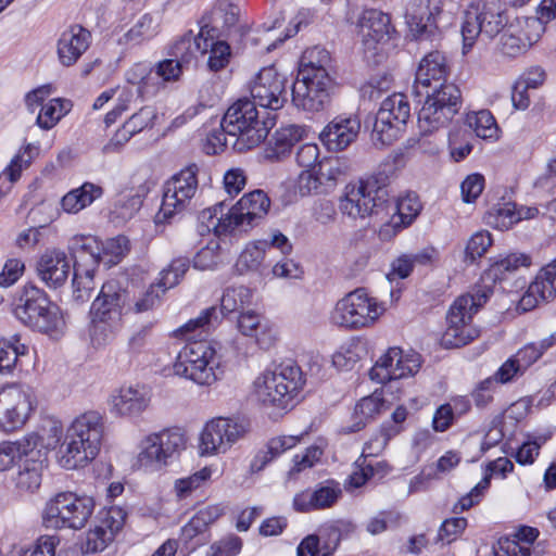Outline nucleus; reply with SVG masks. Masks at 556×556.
Returning a JSON list of instances; mask_svg holds the SVG:
<instances>
[{"mask_svg":"<svg viewBox=\"0 0 556 556\" xmlns=\"http://www.w3.org/2000/svg\"><path fill=\"white\" fill-rule=\"evenodd\" d=\"M70 108L71 102L68 100L51 99L41 106L36 119L37 125L46 130L51 129L70 111Z\"/></svg>","mask_w":556,"mask_h":556,"instance_id":"6e6d98bb","label":"nucleus"},{"mask_svg":"<svg viewBox=\"0 0 556 556\" xmlns=\"http://www.w3.org/2000/svg\"><path fill=\"white\" fill-rule=\"evenodd\" d=\"M206 26L202 27L200 31L194 35L192 30L187 31L181 37L176 39L169 47L168 54L172 59L188 65L198 54L207 53V43L204 41Z\"/></svg>","mask_w":556,"mask_h":556,"instance_id":"f704fd0d","label":"nucleus"},{"mask_svg":"<svg viewBox=\"0 0 556 556\" xmlns=\"http://www.w3.org/2000/svg\"><path fill=\"white\" fill-rule=\"evenodd\" d=\"M491 294L489 288L478 289L472 293L459 295L446 313V328L441 337V344L447 349L464 346L480 334L472 324L479 308L486 303Z\"/></svg>","mask_w":556,"mask_h":556,"instance_id":"423d86ee","label":"nucleus"},{"mask_svg":"<svg viewBox=\"0 0 556 556\" xmlns=\"http://www.w3.org/2000/svg\"><path fill=\"white\" fill-rule=\"evenodd\" d=\"M466 122L475 130L477 137L482 139L498 138V127L490 111L472 112L467 115Z\"/></svg>","mask_w":556,"mask_h":556,"instance_id":"5fc2aeb1","label":"nucleus"},{"mask_svg":"<svg viewBox=\"0 0 556 556\" xmlns=\"http://www.w3.org/2000/svg\"><path fill=\"white\" fill-rule=\"evenodd\" d=\"M252 303V291L244 287H231L225 290L222 300H220V308H217L219 315V321L222 320V313H241L245 311Z\"/></svg>","mask_w":556,"mask_h":556,"instance_id":"de8ad7c7","label":"nucleus"},{"mask_svg":"<svg viewBox=\"0 0 556 556\" xmlns=\"http://www.w3.org/2000/svg\"><path fill=\"white\" fill-rule=\"evenodd\" d=\"M103 430V418L98 412H86L75 418L58 453L60 466L71 470L94 459L100 451Z\"/></svg>","mask_w":556,"mask_h":556,"instance_id":"f03ea898","label":"nucleus"},{"mask_svg":"<svg viewBox=\"0 0 556 556\" xmlns=\"http://www.w3.org/2000/svg\"><path fill=\"white\" fill-rule=\"evenodd\" d=\"M70 251L74 257V263H80L84 260L91 266L100 263V252L97 241L92 237L77 236L71 240Z\"/></svg>","mask_w":556,"mask_h":556,"instance_id":"603ef678","label":"nucleus"},{"mask_svg":"<svg viewBox=\"0 0 556 556\" xmlns=\"http://www.w3.org/2000/svg\"><path fill=\"white\" fill-rule=\"evenodd\" d=\"M427 99L418 112V127L430 134L448 125L462 108V93L454 84H441V88L426 90Z\"/></svg>","mask_w":556,"mask_h":556,"instance_id":"9b49d317","label":"nucleus"},{"mask_svg":"<svg viewBox=\"0 0 556 556\" xmlns=\"http://www.w3.org/2000/svg\"><path fill=\"white\" fill-rule=\"evenodd\" d=\"M420 366L418 353H405L402 349L393 346L379 357L370 369L369 377L372 381L384 384L391 380L414 376Z\"/></svg>","mask_w":556,"mask_h":556,"instance_id":"aec40b11","label":"nucleus"},{"mask_svg":"<svg viewBox=\"0 0 556 556\" xmlns=\"http://www.w3.org/2000/svg\"><path fill=\"white\" fill-rule=\"evenodd\" d=\"M488 225L500 229L508 230L516 223L519 222V217L516 215V204L504 203L498 206H494L485 217Z\"/></svg>","mask_w":556,"mask_h":556,"instance_id":"4d7b16f0","label":"nucleus"},{"mask_svg":"<svg viewBox=\"0 0 556 556\" xmlns=\"http://www.w3.org/2000/svg\"><path fill=\"white\" fill-rule=\"evenodd\" d=\"M331 62V55L325 48L315 46L306 49L300 60L298 76L333 80L329 74Z\"/></svg>","mask_w":556,"mask_h":556,"instance_id":"c9c22d12","label":"nucleus"},{"mask_svg":"<svg viewBox=\"0 0 556 556\" xmlns=\"http://www.w3.org/2000/svg\"><path fill=\"white\" fill-rule=\"evenodd\" d=\"M534 40L529 37L514 34L510 28L507 29L501 37L500 50L503 54L516 58L519 54L526 52Z\"/></svg>","mask_w":556,"mask_h":556,"instance_id":"052dcab7","label":"nucleus"},{"mask_svg":"<svg viewBox=\"0 0 556 556\" xmlns=\"http://www.w3.org/2000/svg\"><path fill=\"white\" fill-rule=\"evenodd\" d=\"M333 88V80L296 76L292 85L291 100L300 111L312 114L324 112L330 106Z\"/></svg>","mask_w":556,"mask_h":556,"instance_id":"412c9836","label":"nucleus"},{"mask_svg":"<svg viewBox=\"0 0 556 556\" xmlns=\"http://www.w3.org/2000/svg\"><path fill=\"white\" fill-rule=\"evenodd\" d=\"M40 437L27 434L17 441H3L0 443V471L10 469L20 464L29 453L39 445Z\"/></svg>","mask_w":556,"mask_h":556,"instance_id":"4c0bfd02","label":"nucleus"},{"mask_svg":"<svg viewBox=\"0 0 556 556\" xmlns=\"http://www.w3.org/2000/svg\"><path fill=\"white\" fill-rule=\"evenodd\" d=\"M530 288L531 292L547 302L556 296V276H552L542 268L530 283Z\"/></svg>","mask_w":556,"mask_h":556,"instance_id":"774afa93","label":"nucleus"},{"mask_svg":"<svg viewBox=\"0 0 556 556\" xmlns=\"http://www.w3.org/2000/svg\"><path fill=\"white\" fill-rule=\"evenodd\" d=\"M383 312L382 303L364 289H356L337 302L330 319L339 327L358 330L374 326Z\"/></svg>","mask_w":556,"mask_h":556,"instance_id":"9d476101","label":"nucleus"},{"mask_svg":"<svg viewBox=\"0 0 556 556\" xmlns=\"http://www.w3.org/2000/svg\"><path fill=\"white\" fill-rule=\"evenodd\" d=\"M190 267V261L188 257L174 258L167 268L161 271V278L159 280L160 286L163 288L161 291L174 288L179 283L185 274Z\"/></svg>","mask_w":556,"mask_h":556,"instance_id":"13d9d810","label":"nucleus"},{"mask_svg":"<svg viewBox=\"0 0 556 556\" xmlns=\"http://www.w3.org/2000/svg\"><path fill=\"white\" fill-rule=\"evenodd\" d=\"M48 466L47 453L38 447L33 450L20 464L12 481L20 494H33L41 485L42 472Z\"/></svg>","mask_w":556,"mask_h":556,"instance_id":"a878e982","label":"nucleus"},{"mask_svg":"<svg viewBox=\"0 0 556 556\" xmlns=\"http://www.w3.org/2000/svg\"><path fill=\"white\" fill-rule=\"evenodd\" d=\"M287 77L274 66L262 68L250 87L253 102L264 111L281 109L287 102Z\"/></svg>","mask_w":556,"mask_h":556,"instance_id":"4be33fe9","label":"nucleus"},{"mask_svg":"<svg viewBox=\"0 0 556 556\" xmlns=\"http://www.w3.org/2000/svg\"><path fill=\"white\" fill-rule=\"evenodd\" d=\"M270 200L263 190H254L244 194L229 208L233 225L238 232H247L266 216Z\"/></svg>","mask_w":556,"mask_h":556,"instance_id":"5701e85b","label":"nucleus"},{"mask_svg":"<svg viewBox=\"0 0 556 556\" xmlns=\"http://www.w3.org/2000/svg\"><path fill=\"white\" fill-rule=\"evenodd\" d=\"M35 147L30 143L26 144L10 162V164L2 172V177H5L11 182H15L20 177L23 169L27 168L33 160V151Z\"/></svg>","mask_w":556,"mask_h":556,"instance_id":"0e129e2a","label":"nucleus"},{"mask_svg":"<svg viewBox=\"0 0 556 556\" xmlns=\"http://www.w3.org/2000/svg\"><path fill=\"white\" fill-rule=\"evenodd\" d=\"M361 130V121L356 115L341 114L330 121L319 139L329 151H343L354 142Z\"/></svg>","mask_w":556,"mask_h":556,"instance_id":"b1692460","label":"nucleus"},{"mask_svg":"<svg viewBox=\"0 0 556 556\" xmlns=\"http://www.w3.org/2000/svg\"><path fill=\"white\" fill-rule=\"evenodd\" d=\"M28 353V346L21 343L18 334L10 338H0V374H11L20 356Z\"/></svg>","mask_w":556,"mask_h":556,"instance_id":"49530a36","label":"nucleus"},{"mask_svg":"<svg viewBox=\"0 0 556 556\" xmlns=\"http://www.w3.org/2000/svg\"><path fill=\"white\" fill-rule=\"evenodd\" d=\"M268 242L267 240L256 241L250 243L239 255L236 268L240 274L254 271L262 277H268L266 273L267 266L264 264L267 255Z\"/></svg>","mask_w":556,"mask_h":556,"instance_id":"79ce46f5","label":"nucleus"},{"mask_svg":"<svg viewBox=\"0 0 556 556\" xmlns=\"http://www.w3.org/2000/svg\"><path fill=\"white\" fill-rule=\"evenodd\" d=\"M410 116V106L403 93H393L386 98L376 114L371 141L376 147H384L395 141L402 127Z\"/></svg>","mask_w":556,"mask_h":556,"instance_id":"4468645a","label":"nucleus"},{"mask_svg":"<svg viewBox=\"0 0 556 556\" xmlns=\"http://www.w3.org/2000/svg\"><path fill=\"white\" fill-rule=\"evenodd\" d=\"M307 131V127L294 124L277 129L271 139L270 156L276 159L285 156L296 142L306 136Z\"/></svg>","mask_w":556,"mask_h":556,"instance_id":"c03bdc74","label":"nucleus"},{"mask_svg":"<svg viewBox=\"0 0 556 556\" xmlns=\"http://www.w3.org/2000/svg\"><path fill=\"white\" fill-rule=\"evenodd\" d=\"M224 202L203 210L199 215V231L201 233L213 231L216 236L238 232L230 212L224 213Z\"/></svg>","mask_w":556,"mask_h":556,"instance_id":"58836bf2","label":"nucleus"},{"mask_svg":"<svg viewBox=\"0 0 556 556\" xmlns=\"http://www.w3.org/2000/svg\"><path fill=\"white\" fill-rule=\"evenodd\" d=\"M128 300L129 290L118 281L109 280L102 285L89 311V333L94 344H105L121 330Z\"/></svg>","mask_w":556,"mask_h":556,"instance_id":"20e7f679","label":"nucleus"},{"mask_svg":"<svg viewBox=\"0 0 556 556\" xmlns=\"http://www.w3.org/2000/svg\"><path fill=\"white\" fill-rule=\"evenodd\" d=\"M125 79L137 86V93L141 99L153 98L165 88L156 71L148 62H138L130 66L125 72Z\"/></svg>","mask_w":556,"mask_h":556,"instance_id":"473e14b6","label":"nucleus"},{"mask_svg":"<svg viewBox=\"0 0 556 556\" xmlns=\"http://www.w3.org/2000/svg\"><path fill=\"white\" fill-rule=\"evenodd\" d=\"M198 173V166L192 164L165 182L162 204L156 215L159 222L169 220L190 204L199 187Z\"/></svg>","mask_w":556,"mask_h":556,"instance_id":"f3484780","label":"nucleus"},{"mask_svg":"<svg viewBox=\"0 0 556 556\" xmlns=\"http://www.w3.org/2000/svg\"><path fill=\"white\" fill-rule=\"evenodd\" d=\"M445 7V0H408L405 18L413 36L417 39L429 38L435 30L450 25L453 16Z\"/></svg>","mask_w":556,"mask_h":556,"instance_id":"2eb2a0df","label":"nucleus"},{"mask_svg":"<svg viewBox=\"0 0 556 556\" xmlns=\"http://www.w3.org/2000/svg\"><path fill=\"white\" fill-rule=\"evenodd\" d=\"M103 195V188L93 182L86 181L80 187L74 188L61 199V207L67 214H77L90 206Z\"/></svg>","mask_w":556,"mask_h":556,"instance_id":"ea45409f","label":"nucleus"},{"mask_svg":"<svg viewBox=\"0 0 556 556\" xmlns=\"http://www.w3.org/2000/svg\"><path fill=\"white\" fill-rule=\"evenodd\" d=\"M386 197L387 184L379 177H370L361 180L356 186L346 187L345 195L340 199L339 210L352 219L377 216L382 220Z\"/></svg>","mask_w":556,"mask_h":556,"instance_id":"f8f14e48","label":"nucleus"},{"mask_svg":"<svg viewBox=\"0 0 556 556\" xmlns=\"http://www.w3.org/2000/svg\"><path fill=\"white\" fill-rule=\"evenodd\" d=\"M247 425L238 419L217 417L207 421L200 434L201 455L224 454L244 437Z\"/></svg>","mask_w":556,"mask_h":556,"instance_id":"6ab92c4d","label":"nucleus"},{"mask_svg":"<svg viewBox=\"0 0 556 556\" xmlns=\"http://www.w3.org/2000/svg\"><path fill=\"white\" fill-rule=\"evenodd\" d=\"M161 289L163 288L159 282H156L152 283L144 292L140 293L138 296L131 295L129 292L127 314H142L157 307L161 304L162 296L165 293V291H161Z\"/></svg>","mask_w":556,"mask_h":556,"instance_id":"3c124183","label":"nucleus"},{"mask_svg":"<svg viewBox=\"0 0 556 556\" xmlns=\"http://www.w3.org/2000/svg\"><path fill=\"white\" fill-rule=\"evenodd\" d=\"M382 206V220L389 218L379 230L381 240H390L403 228L409 226L421 210L415 194L399 198L394 188L387 184V197Z\"/></svg>","mask_w":556,"mask_h":556,"instance_id":"a211bd4d","label":"nucleus"},{"mask_svg":"<svg viewBox=\"0 0 556 556\" xmlns=\"http://www.w3.org/2000/svg\"><path fill=\"white\" fill-rule=\"evenodd\" d=\"M539 536L536 528L523 526L515 534V539H501L494 548L495 556H541L542 551L531 544Z\"/></svg>","mask_w":556,"mask_h":556,"instance_id":"72a5a7b5","label":"nucleus"},{"mask_svg":"<svg viewBox=\"0 0 556 556\" xmlns=\"http://www.w3.org/2000/svg\"><path fill=\"white\" fill-rule=\"evenodd\" d=\"M274 125V116L260 112L255 102L247 98L230 105L220 121V127L230 135L231 146L239 152L260 146Z\"/></svg>","mask_w":556,"mask_h":556,"instance_id":"7ed1b4c3","label":"nucleus"},{"mask_svg":"<svg viewBox=\"0 0 556 556\" xmlns=\"http://www.w3.org/2000/svg\"><path fill=\"white\" fill-rule=\"evenodd\" d=\"M211 475L212 470L208 467H204L188 477L177 479L174 486L176 495L179 498L188 497L194 490L206 482Z\"/></svg>","mask_w":556,"mask_h":556,"instance_id":"e2e57ef3","label":"nucleus"},{"mask_svg":"<svg viewBox=\"0 0 556 556\" xmlns=\"http://www.w3.org/2000/svg\"><path fill=\"white\" fill-rule=\"evenodd\" d=\"M14 314L26 326L45 333L56 331L64 324L59 306L33 285L23 288Z\"/></svg>","mask_w":556,"mask_h":556,"instance_id":"1a4fd4ad","label":"nucleus"},{"mask_svg":"<svg viewBox=\"0 0 556 556\" xmlns=\"http://www.w3.org/2000/svg\"><path fill=\"white\" fill-rule=\"evenodd\" d=\"M303 386L301 368L292 361H288L261 374L254 381V393L263 405L286 409L293 406Z\"/></svg>","mask_w":556,"mask_h":556,"instance_id":"39448f33","label":"nucleus"},{"mask_svg":"<svg viewBox=\"0 0 556 556\" xmlns=\"http://www.w3.org/2000/svg\"><path fill=\"white\" fill-rule=\"evenodd\" d=\"M387 409L382 392L375 391L372 394L361 399L354 408V422L346 428V432H357L366 424Z\"/></svg>","mask_w":556,"mask_h":556,"instance_id":"a19ab883","label":"nucleus"},{"mask_svg":"<svg viewBox=\"0 0 556 556\" xmlns=\"http://www.w3.org/2000/svg\"><path fill=\"white\" fill-rule=\"evenodd\" d=\"M73 269V298L78 303H85L90 299L91 292L96 288L94 266L84 267L76 262Z\"/></svg>","mask_w":556,"mask_h":556,"instance_id":"09e8293b","label":"nucleus"},{"mask_svg":"<svg viewBox=\"0 0 556 556\" xmlns=\"http://www.w3.org/2000/svg\"><path fill=\"white\" fill-rule=\"evenodd\" d=\"M156 112L152 106H143L137 113L132 114L126 121L123 127L131 135L142 131L146 128H151L154 125Z\"/></svg>","mask_w":556,"mask_h":556,"instance_id":"338daca9","label":"nucleus"},{"mask_svg":"<svg viewBox=\"0 0 556 556\" xmlns=\"http://www.w3.org/2000/svg\"><path fill=\"white\" fill-rule=\"evenodd\" d=\"M448 66L446 58L439 51H433L425 55L416 71L414 93L422 96L426 90L439 89L441 84H447Z\"/></svg>","mask_w":556,"mask_h":556,"instance_id":"393cba45","label":"nucleus"},{"mask_svg":"<svg viewBox=\"0 0 556 556\" xmlns=\"http://www.w3.org/2000/svg\"><path fill=\"white\" fill-rule=\"evenodd\" d=\"M129 240L124 236H118L108 240L103 247V253H100V263L112 266L129 252Z\"/></svg>","mask_w":556,"mask_h":556,"instance_id":"680f3d73","label":"nucleus"},{"mask_svg":"<svg viewBox=\"0 0 556 556\" xmlns=\"http://www.w3.org/2000/svg\"><path fill=\"white\" fill-rule=\"evenodd\" d=\"M218 324V311L215 307H207L198 317L174 331L175 337H181L188 341L174 364L176 375L201 386H211L220 379L224 374L220 356L211 342L194 340L202 334H208Z\"/></svg>","mask_w":556,"mask_h":556,"instance_id":"f257e3e1","label":"nucleus"},{"mask_svg":"<svg viewBox=\"0 0 556 556\" xmlns=\"http://www.w3.org/2000/svg\"><path fill=\"white\" fill-rule=\"evenodd\" d=\"M357 25L366 51L376 50L379 43L390 39L392 30L391 17L378 9L363 10Z\"/></svg>","mask_w":556,"mask_h":556,"instance_id":"cd10ccee","label":"nucleus"},{"mask_svg":"<svg viewBox=\"0 0 556 556\" xmlns=\"http://www.w3.org/2000/svg\"><path fill=\"white\" fill-rule=\"evenodd\" d=\"M295 191L301 197H306L311 194H321L327 193V188L323 187V182L318 177L316 168L303 170L296 180Z\"/></svg>","mask_w":556,"mask_h":556,"instance_id":"69168bd1","label":"nucleus"},{"mask_svg":"<svg viewBox=\"0 0 556 556\" xmlns=\"http://www.w3.org/2000/svg\"><path fill=\"white\" fill-rule=\"evenodd\" d=\"M91 43V34L80 25L66 28L58 40V58L63 66L74 65L88 50Z\"/></svg>","mask_w":556,"mask_h":556,"instance_id":"c756f323","label":"nucleus"},{"mask_svg":"<svg viewBox=\"0 0 556 556\" xmlns=\"http://www.w3.org/2000/svg\"><path fill=\"white\" fill-rule=\"evenodd\" d=\"M348 170V163L340 157L324 159L316 167V172L320 182H323V187L327 188V193L334 189L338 180L342 176H345Z\"/></svg>","mask_w":556,"mask_h":556,"instance_id":"8fccbe9b","label":"nucleus"},{"mask_svg":"<svg viewBox=\"0 0 556 556\" xmlns=\"http://www.w3.org/2000/svg\"><path fill=\"white\" fill-rule=\"evenodd\" d=\"M94 509V501L88 495L61 492L50 498L42 510V523L50 529H83Z\"/></svg>","mask_w":556,"mask_h":556,"instance_id":"6e6552de","label":"nucleus"},{"mask_svg":"<svg viewBox=\"0 0 556 556\" xmlns=\"http://www.w3.org/2000/svg\"><path fill=\"white\" fill-rule=\"evenodd\" d=\"M341 496L340 483L334 480H327L317 484L313 491L306 490L296 494L293 498V507L302 513L325 509L332 507Z\"/></svg>","mask_w":556,"mask_h":556,"instance_id":"c85d7f7f","label":"nucleus"},{"mask_svg":"<svg viewBox=\"0 0 556 556\" xmlns=\"http://www.w3.org/2000/svg\"><path fill=\"white\" fill-rule=\"evenodd\" d=\"M71 270V265L63 251L52 249L41 254L36 264V271L42 282L49 288L63 286Z\"/></svg>","mask_w":556,"mask_h":556,"instance_id":"7c9ffc66","label":"nucleus"},{"mask_svg":"<svg viewBox=\"0 0 556 556\" xmlns=\"http://www.w3.org/2000/svg\"><path fill=\"white\" fill-rule=\"evenodd\" d=\"M36 400L28 386L10 383L0 389V430H20L35 410Z\"/></svg>","mask_w":556,"mask_h":556,"instance_id":"dca6fc26","label":"nucleus"},{"mask_svg":"<svg viewBox=\"0 0 556 556\" xmlns=\"http://www.w3.org/2000/svg\"><path fill=\"white\" fill-rule=\"evenodd\" d=\"M507 22L501 0H473L465 11L462 23L464 52L471 49L479 37L493 39Z\"/></svg>","mask_w":556,"mask_h":556,"instance_id":"0eeeda50","label":"nucleus"},{"mask_svg":"<svg viewBox=\"0 0 556 556\" xmlns=\"http://www.w3.org/2000/svg\"><path fill=\"white\" fill-rule=\"evenodd\" d=\"M187 438L179 428H168L151 433L141 441L138 460L142 466L162 469L180 456Z\"/></svg>","mask_w":556,"mask_h":556,"instance_id":"ddd939ff","label":"nucleus"},{"mask_svg":"<svg viewBox=\"0 0 556 556\" xmlns=\"http://www.w3.org/2000/svg\"><path fill=\"white\" fill-rule=\"evenodd\" d=\"M407 409L404 406H399L392 413V421L394 425L384 424L381 427V434L371 439L368 443H366L364 451H369V455H376L381 452L388 444L391 438L399 434L402 430L401 424L405 421L407 418Z\"/></svg>","mask_w":556,"mask_h":556,"instance_id":"a18cd8bd","label":"nucleus"},{"mask_svg":"<svg viewBox=\"0 0 556 556\" xmlns=\"http://www.w3.org/2000/svg\"><path fill=\"white\" fill-rule=\"evenodd\" d=\"M204 41L207 43V67L212 72H218L225 68L231 56L230 46L226 41L215 40L206 28Z\"/></svg>","mask_w":556,"mask_h":556,"instance_id":"864d4df0","label":"nucleus"},{"mask_svg":"<svg viewBox=\"0 0 556 556\" xmlns=\"http://www.w3.org/2000/svg\"><path fill=\"white\" fill-rule=\"evenodd\" d=\"M160 31V22L150 13L141 15L119 39L121 45H141L153 39Z\"/></svg>","mask_w":556,"mask_h":556,"instance_id":"37998d69","label":"nucleus"},{"mask_svg":"<svg viewBox=\"0 0 556 556\" xmlns=\"http://www.w3.org/2000/svg\"><path fill=\"white\" fill-rule=\"evenodd\" d=\"M151 396L144 387H122L109 400L110 410L117 417H138L150 405Z\"/></svg>","mask_w":556,"mask_h":556,"instance_id":"bb28decb","label":"nucleus"},{"mask_svg":"<svg viewBox=\"0 0 556 556\" xmlns=\"http://www.w3.org/2000/svg\"><path fill=\"white\" fill-rule=\"evenodd\" d=\"M237 328L241 334L254 338L262 349H269L276 341L275 327L255 311L241 312L237 317Z\"/></svg>","mask_w":556,"mask_h":556,"instance_id":"2f4dec72","label":"nucleus"},{"mask_svg":"<svg viewBox=\"0 0 556 556\" xmlns=\"http://www.w3.org/2000/svg\"><path fill=\"white\" fill-rule=\"evenodd\" d=\"M224 513L219 505H210L200 509L180 531V539L185 543H189L197 539V544L206 541V531L213 522H215Z\"/></svg>","mask_w":556,"mask_h":556,"instance_id":"e433bc0d","label":"nucleus"},{"mask_svg":"<svg viewBox=\"0 0 556 556\" xmlns=\"http://www.w3.org/2000/svg\"><path fill=\"white\" fill-rule=\"evenodd\" d=\"M126 520V511L118 506H111L100 511L98 525L114 540L123 529Z\"/></svg>","mask_w":556,"mask_h":556,"instance_id":"bf43d9fd","label":"nucleus"}]
</instances>
